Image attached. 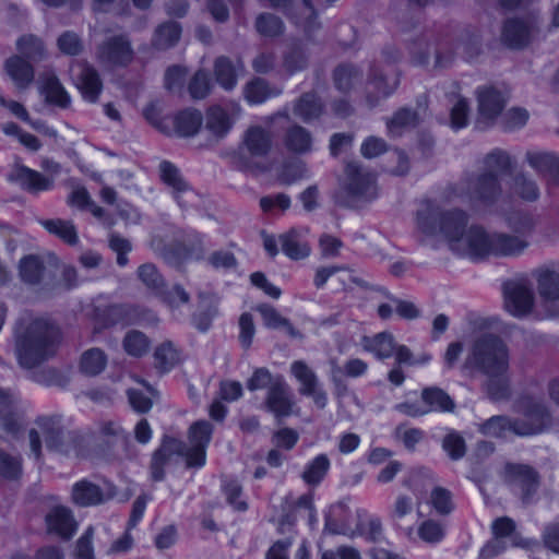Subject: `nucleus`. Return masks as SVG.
I'll return each mask as SVG.
<instances>
[{
    "instance_id": "1",
    "label": "nucleus",
    "mask_w": 559,
    "mask_h": 559,
    "mask_svg": "<svg viewBox=\"0 0 559 559\" xmlns=\"http://www.w3.org/2000/svg\"><path fill=\"white\" fill-rule=\"evenodd\" d=\"M510 362L508 343L498 334L486 332L472 341L461 369L471 376L484 377L481 389L488 399L502 402L512 395Z\"/></svg>"
},
{
    "instance_id": "2",
    "label": "nucleus",
    "mask_w": 559,
    "mask_h": 559,
    "mask_svg": "<svg viewBox=\"0 0 559 559\" xmlns=\"http://www.w3.org/2000/svg\"><path fill=\"white\" fill-rule=\"evenodd\" d=\"M15 355L19 365L33 369L52 358L58 348L59 329L44 319L19 323L15 329Z\"/></svg>"
},
{
    "instance_id": "3",
    "label": "nucleus",
    "mask_w": 559,
    "mask_h": 559,
    "mask_svg": "<svg viewBox=\"0 0 559 559\" xmlns=\"http://www.w3.org/2000/svg\"><path fill=\"white\" fill-rule=\"evenodd\" d=\"M419 230L428 236L442 235L452 250L466 255L468 215L460 209L442 210L436 202L426 200L417 211Z\"/></svg>"
},
{
    "instance_id": "4",
    "label": "nucleus",
    "mask_w": 559,
    "mask_h": 559,
    "mask_svg": "<svg viewBox=\"0 0 559 559\" xmlns=\"http://www.w3.org/2000/svg\"><path fill=\"white\" fill-rule=\"evenodd\" d=\"M528 247V242L521 236L506 233H488L478 225H473L466 234V255L474 261L489 257L510 258L518 257Z\"/></svg>"
},
{
    "instance_id": "5",
    "label": "nucleus",
    "mask_w": 559,
    "mask_h": 559,
    "mask_svg": "<svg viewBox=\"0 0 559 559\" xmlns=\"http://www.w3.org/2000/svg\"><path fill=\"white\" fill-rule=\"evenodd\" d=\"M345 179L334 194L338 206L358 210L378 198V186L374 174L357 162L346 164Z\"/></svg>"
},
{
    "instance_id": "6",
    "label": "nucleus",
    "mask_w": 559,
    "mask_h": 559,
    "mask_svg": "<svg viewBox=\"0 0 559 559\" xmlns=\"http://www.w3.org/2000/svg\"><path fill=\"white\" fill-rule=\"evenodd\" d=\"M36 425L45 438L46 447L63 455L85 454L86 438L76 430H67L62 426L61 416H41L36 419Z\"/></svg>"
},
{
    "instance_id": "7",
    "label": "nucleus",
    "mask_w": 559,
    "mask_h": 559,
    "mask_svg": "<svg viewBox=\"0 0 559 559\" xmlns=\"http://www.w3.org/2000/svg\"><path fill=\"white\" fill-rule=\"evenodd\" d=\"M272 146L270 132L260 126L249 128L241 145L231 156L233 166L241 171L261 170L260 158L265 157Z\"/></svg>"
},
{
    "instance_id": "8",
    "label": "nucleus",
    "mask_w": 559,
    "mask_h": 559,
    "mask_svg": "<svg viewBox=\"0 0 559 559\" xmlns=\"http://www.w3.org/2000/svg\"><path fill=\"white\" fill-rule=\"evenodd\" d=\"M91 438L97 452L108 460H121L129 455V433L118 421L100 420Z\"/></svg>"
},
{
    "instance_id": "9",
    "label": "nucleus",
    "mask_w": 559,
    "mask_h": 559,
    "mask_svg": "<svg viewBox=\"0 0 559 559\" xmlns=\"http://www.w3.org/2000/svg\"><path fill=\"white\" fill-rule=\"evenodd\" d=\"M479 129H488L497 124L508 103V96L492 85L479 86L476 90Z\"/></svg>"
},
{
    "instance_id": "10",
    "label": "nucleus",
    "mask_w": 559,
    "mask_h": 559,
    "mask_svg": "<svg viewBox=\"0 0 559 559\" xmlns=\"http://www.w3.org/2000/svg\"><path fill=\"white\" fill-rule=\"evenodd\" d=\"M523 418L518 419V436L538 435L552 424V416L547 405L539 400L525 397L520 403Z\"/></svg>"
},
{
    "instance_id": "11",
    "label": "nucleus",
    "mask_w": 559,
    "mask_h": 559,
    "mask_svg": "<svg viewBox=\"0 0 559 559\" xmlns=\"http://www.w3.org/2000/svg\"><path fill=\"white\" fill-rule=\"evenodd\" d=\"M269 2L272 8L282 10L297 26L301 27L309 39L321 26L309 0H269Z\"/></svg>"
},
{
    "instance_id": "12",
    "label": "nucleus",
    "mask_w": 559,
    "mask_h": 559,
    "mask_svg": "<svg viewBox=\"0 0 559 559\" xmlns=\"http://www.w3.org/2000/svg\"><path fill=\"white\" fill-rule=\"evenodd\" d=\"M465 183L469 199L485 206L496 204L502 195L499 176L493 171H481L471 175Z\"/></svg>"
},
{
    "instance_id": "13",
    "label": "nucleus",
    "mask_w": 559,
    "mask_h": 559,
    "mask_svg": "<svg viewBox=\"0 0 559 559\" xmlns=\"http://www.w3.org/2000/svg\"><path fill=\"white\" fill-rule=\"evenodd\" d=\"M158 169L160 180L171 189V194L181 209L197 204L199 200L198 193L183 178L180 169L175 164L169 160H163Z\"/></svg>"
},
{
    "instance_id": "14",
    "label": "nucleus",
    "mask_w": 559,
    "mask_h": 559,
    "mask_svg": "<svg viewBox=\"0 0 559 559\" xmlns=\"http://www.w3.org/2000/svg\"><path fill=\"white\" fill-rule=\"evenodd\" d=\"M185 452V441L164 435L157 449L151 455L150 476L155 483L163 481L166 468Z\"/></svg>"
},
{
    "instance_id": "15",
    "label": "nucleus",
    "mask_w": 559,
    "mask_h": 559,
    "mask_svg": "<svg viewBox=\"0 0 559 559\" xmlns=\"http://www.w3.org/2000/svg\"><path fill=\"white\" fill-rule=\"evenodd\" d=\"M400 75L401 73L399 71H394L390 74L376 64L371 68L366 96L370 107L379 105L381 100L394 94L400 85Z\"/></svg>"
},
{
    "instance_id": "16",
    "label": "nucleus",
    "mask_w": 559,
    "mask_h": 559,
    "mask_svg": "<svg viewBox=\"0 0 559 559\" xmlns=\"http://www.w3.org/2000/svg\"><path fill=\"white\" fill-rule=\"evenodd\" d=\"M295 405L289 385L283 376L276 374V382L266 391L264 409L274 415L277 423L293 414Z\"/></svg>"
},
{
    "instance_id": "17",
    "label": "nucleus",
    "mask_w": 559,
    "mask_h": 559,
    "mask_svg": "<svg viewBox=\"0 0 559 559\" xmlns=\"http://www.w3.org/2000/svg\"><path fill=\"white\" fill-rule=\"evenodd\" d=\"M504 308L514 317L527 314L534 305L531 287L521 281H510L503 285Z\"/></svg>"
},
{
    "instance_id": "18",
    "label": "nucleus",
    "mask_w": 559,
    "mask_h": 559,
    "mask_svg": "<svg viewBox=\"0 0 559 559\" xmlns=\"http://www.w3.org/2000/svg\"><path fill=\"white\" fill-rule=\"evenodd\" d=\"M98 58L102 62L110 66H128L133 59V49L130 40L124 35L108 37L98 47Z\"/></svg>"
},
{
    "instance_id": "19",
    "label": "nucleus",
    "mask_w": 559,
    "mask_h": 559,
    "mask_svg": "<svg viewBox=\"0 0 559 559\" xmlns=\"http://www.w3.org/2000/svg\"><path fill=\"white\" fill-rule=\"evenodd\" d=\"M8 180L31 194H38L53 188V179L24 165H15L8 175Z\"/></svg>"
},
{
    "instance_id": "20",
    "label": "nucleus",
    "mask_w": 559,
    "mask_h": 559,
    "mask_svg": "<svg viewBox=\"0 0 559 559\" xmlns=\"http://www.w3.org/2000/svg\"><path fill=\"white\" fill-rule=\"evenodd\" d=\"M504 475L508 483L516 484L521 487L523 500H528L539 487V474L531 465L507 463Z\"/></svg>"
},
{
    "instance_id": "21",
    "label": "nucleus",
    "mask_w": 559,
    "mask_h": 559,
    "mask_svg": "<svg viewBox=\"0 0 559 559\" xmlns=\"http://www.w3.org/2000/svg\"><path fill=\"white\" fill-rule=\"evenodd\" d=\"M48 534L69 540L76 532L78 523L74 516L66 507H55L45 516Z\"/></svg>"
},
{
    "instance_id": "22",
    "label": "nucleus",
    "mask_w": 559,
    "mask_h": 559,
    "mask_svg": "<svg viewBox=\"0 0 559 559\" xmlns=\"http://www.w3.org/2000/svg\"><path fill=\"white\" fill-rule=\"evenodd\" d=\"M3 69L14 86L20 91L28 88L34 82V67L22 56L14 55L8 58Z\"/></svg>"
},
{
    "instance_id": "23",
    "label": "nucleus",
    "mask_w": 559,
    "mask_h": 559,
    "mask_svg": "<svg viewBox=\"0 0 559 559\" xmlns=\"http://www.w3.org/2000/svg\"><path fill=\"white\" fill-rule=\"evenodd\" d=\"M532 33V23L521 19H509L503 25L501 39L508 47L521 49L531 41Z\"/></svg>"
},
{
    "instance_id": "24",
    "label": "nucleus",
    "mask_w": 559,
    "mask_h": 559,
    "mask_svg": "<svg viewBox=\"0 0 559 559\" xmlns=\"http://www.w3.org/2000/svg\"><path fill=\"white\" fill-rule=\"evenodd\" d=\"M533 276L542 299L559 306V272L550 266H540L533 271Z\"/></svg>"
},
{
    "instance_id": "25",
    "label": "nucleus",
    "mask_w": 559,
    "mask_h": 559,
    "mask_svg": "<svg viewBox=\"0 0 559 559\" xmlns=\"http://www.w3.org/2000/svg\"><path fill=\"white\" fill-rule=\"evenodd\" d=\"M78 69L76 84L83 98L90 103H96L103 91V82L98 72L87 63L79 64Z\"/></svg>"
},
{
    "instance_id": "26",
    "label": "nucleus",
    "mask_w": 559,
    "mask_h": 559,
    "mask_svg": "<svg viewBox=\"0 0 559 559\" xmlns=\"http://www.w3.org/2000/svg\"><path fill=\"white\" fill-rule=\"evenodd\" d=\"M435 52V67L443 68L449 64L452 59V53L443 56L437 46H432L428 43L426 37L415 39L409 45V53L412 62L416 66H425L429 61L430 50Z\"/></svg>"
},
{
    "instance_id": "27",
    "label": "nucleus",
    "mask_w": 559,
    "mask_h": 559,
    "mask_svg": "<svg viewBox=\"0 0 559 559\" xmlns=\"http://www.w3.org/2000/svg\"><path fill=\"white\" fill-rule=\"evenodd\" d=\"M312 134L299 124L289 126L283 136V143L287 151L302 155L312 151Z\"/></svg>"
},
{
    "instance_id": "28",
    "label": "nucleus",
    "mask_w": 559,
    "mask_h": 559,
    "mask_svg": "<svg viewBox=\"0 0 559 559\" xmlns=\"http://www.w3.org/2000/svg\"><path fill=\"white\" fill-rule=\"evenodd\" d=\"M420 397L427 413H453L456 406L453 399L439 386L424 388Z\"/></svg>"
},
{
    "instance_id": "29",
    "label": "nucleus",
    "mask_w": 559,
    "mask_h": 559,
    "mask_svg": "<svg viewBox=\"0 0 559 559\" xmlns=\"http://www.w3.org/2000/svg\"><path fill=\"white\" fill-rule=\"evenodd\" d=\"M0 427L12 436L22 429V418L11 395L0 390Z\"/></svg>"
},
{
    "instance_id": "30",
    "label": "nucleus",
    "mask_w": 559,
    "mask_h": 559,
    "mask_svg": "<svg viewBox=\"0 0 559 559\" xmlns=\"http://www.w3.org/2000/svg\"><path fill=\"white\" fill-rule=\"evenodd\" d=\"M72 501L79 507H92L103 503L105 496L98 485L82 479L72 487Z\"/></svg>"
},
{
    "instance_id": "31",
    "label": "nucleus",
    "mask_w": 559,
    "mask_h": 559,
    "mask_svg": "<svg viewBox=\"0 0 559 559\" xmlns=\"http://www.w3.org/2000/svg\"><path fill=\"white\" fill-rule=\"evenodd\" d=\"M478 432L492 438H504L508 432L518 436V419L495 415L478 425Z\"/></svg>"
},
{
    "instance_id": "32",
    "label": "nucleus",
    "mask_w": 559,
    "mask_h": 559,
    "mask_svg": "<svg viewBox=\"0 0 559 559\" xmlns=\"http://www.w3.org/2000/svg\"><path fill=\"white\" fill-rule=\"evenodd\" d=\"M257 311L261 314L263 324L267 329L283 330L292 338L302 337L301 333L294 328L287 318H284L273 306L261 304L257 307Z\"/></svg>"
},
{
    "instance_id": "33",
    "label": "nucleus",
    "mask_w": 559,
    "mask_h": 559,
    "mask_svg": "<svg viewBox=\"0 0 559 559\" xmlns=\"http://www.w3.org/2000/svg\"><path fill=\"white\" fill-rule=\"evenodd\" d=\"M324 111L322 99L314 92L304 93L294 106V114L304 122L319 119Z\"/></svg>"
},
{
    "instance_id": "34",
    "label": "nucleus",
    "mask_w": 559,
    "mask_h": 559,
    "mask_svg": "<svg viewBox=\"0 0 559 559\" xmlns=\"http://www.w3.org/2000/svg\"><path fill=\"white\" fill-rule=\"evenodd\" d=\"M203 123L200 110L187 108L173 118L174 131L177 135L189 138L195 135Z\"/></svg>"
},
{
    "instance_id": "35",
    "label": "nucleus",
    "mask_w": 559,
    "mask_h": 559,
    "mask_svg": "<svg viewBox=\"0 0 559 559\" xmlns=\"http://www.w3.org/2000/svg\"><path fill=\"white\" fill-rule=\"evenodd\" d=\"M278 241L283 253L292 260H301L310 254V247L295 228L281 234Z\"/></svg>"
},
{
    "instance_id": "36",
    "label": "nucleus",
    "mask_w": 559,
    "mask_h": 559,
    "mask_svg": "<svg viewBox=\"0 0 559 559\" xmlns=\"http://www.w3.org/2000/svg\"><path fill=\"white\" fill-rule=\"evenodd\" d=\"M39 224L50 234L69 246L79 242L78 230L71 221L61 218L40 219Z\"/></svg>"
},
{
    "instance_id": "37",
    "label": "nucleus",
    "mask_w": 559,
    "mask_h": 559,
    "mask_svg": "<svg viewBox=\"0 0 559 559\" xmlns=\"http://www.w3.org/2000/svg\"><path fill=\"white\" fill-rule=\"evenodd\" d=\"M154 367L160 373L165 374L173 370L180 361V355L171 341H165L159 344L153 354Z\"/></svg>"
},
{
    "instance_id": "38",
    "label": "nucleus",
    "mask_w": 559,
    "mask_h": 559,
    "mask_svg": "<svg viewBox=\"0 0 559 559\" xmlns=\"http://www.w3.org/2000/svg\"><path fill=\"white\" fill-rule=\"evenodd\" d=\"M181 26L174 21L165 22L157 26L152 37V46L157 50H167L174 47L180 39Z\"/></svg>"
},
{
    "instance_id": "39",
    "label": "nucleus",
    "mask_w": 559,
    "mask_h": 559,
    "mask_svg": "<svg viewBox=\"0 0 559 559\" xmlns=\"http://www.w3.org/2000/svg\"><path fill=\"white\" fill-rule=\"evenodd\" d=\"M525 160L538 175H556L559 169V157L549 152L527 151Z\"/></svg>"
},
{
    "instance_id": "40",
    "label": "nucleus",
    "mask_w": 559,
    "mask_h": 559,
    "mask_svg": "<svg viewBox=\"0 0 559 559\" xmlns=\"http://www.w3.org/2000/svg\"><path fill=\"white\" fill-rule=\"evenodd\" d=\"M233 121L229 114L221 106H212L206 111L205 128L213 135L224 138L231 129Z\"/></svg>"
},
{
    "instance_id": "41",
    "label": "nucleus",
    "mask_w": 559,
    "mask_h": 559,
    "mask_svg": "<svg viewBox=\"0 0 559 559\" xmlns=\"http://www.w3.org/2000/svg\"><path fill=\"white\" fill-rule=\"evenodd\" d=\"M45 264L40 257L28 254L20 260L19 273L21 280L28 285H37L45 273Z\"/></svg>"
},
{
    "instance_id": "42",
    "label": "nucleus",
    "mask_w": 559,
    "mask_h": 559,
    "mask_svg": "<svg viewBox=\"0 0 559 559\" xmlns=\"http://www.w3.org/2000/svg\"><path fill=\"white\" fill-rule=\"evenodd\" d=\"M331 466L326 454H319L305 466L301 479L309 486L317 487L326 476Z\"/></svg>"
},
{
    "instance_id": "43",
    "label": "nucleus",
    "mask_w": 559,
    "mask_h": 559,
    "mask_svg": "<svg viewBox=\"0 0 559 559\" xmlns=\"http://www.w3.org/2000/svg\"><path fill=\"white\" fill-rule=\"evenodd\" d=\"M282 93L278 87H271L270 84L261 78L249 82L245 87V97L249 104H262L271 97H276Z\"/></svg>"
},
{
    "instance_id": "44",
    "label": "nucleus",
    "mask_w": 559,
    "mask_h": 559,
    "mask_svg": "<svg viewBox=\"0 0 559 559\" xmlns=\"http://www.w3.org/2000/svg\"><path fill=\"white\" fill-rule=\"evenodd\" d=\"M107 366V356L100 348L93 347L85 350L80 359V370L88 377H95Z\"/></svg>"
},
{
    "instance_id": "45",
    "label": "nucleus",
    "mask_w": 559,
    "mask_h": 559,
    "mask_svg": "<svg viewBox=\"0 0 559 559\" xmlns=\"http://www.w3.org/2000/svg\"><path fill=\"white\" fill-rule=\"evenodd\" d=\"M41 93L45 95L46 102L61 108L70 105V96L55 75L45 79Z\"/></svg>"
},
{
    "instance_id": "46",
    "label": "nucleus",
    "mask_w": 559,
    "mask_h": 559,
    "mask_svg": "<svg viewBox=\"0 0 559 559\" xmlns=\"http://www.w3.org/2000/svg\"><path fill=\"white\" fill-rule=\"evenodd\" d=\"M290 372L300 383L299 393L306 395L319 385L316 372L302 360H295L290 365Z\"/></svg>"
},
{
    "instance_id": "47",
    "label": "nucleus",
    "mask_w": 559,
    "mask_h": 559,
    "mask_svg": "<svg viewBox=\"0 0 559 559\" xmlns=\"http://www.w3.org/2000/svg\"><path fill=\"white\" fill-rule=\"evenodd\" d=\"M361 78L359 69L348 63L340 64L333 72L334 85L343 93L349 92Z\"/></svg>"
},
{
    "instance_id": "48",
    "label": "nucleus",
    "mask_w": 559,
    "mask_h": 559,
    "mask_svg": "<svg viewBox=\"0 0 559 559\" xmlns=\"http://www.w3.org/2000/svg\"><path fill=\"white\" fill-rule=\"evenodd\" d=\"M484 171H493L499 175H508L513 168L511 155L502 148H493L484 157Z\"/></svg>"
},
{
    "instance_id": "49",
    "label": "nucleus",
    "mask_w": 559,
    "mask_h": 559,
    "mask_svg": "<svg viewBox=\"0 0 559 559\" xmlns=\"http://www.w3.org/2000/svg\"><path fill=\"white\" fill-rule=\"evenodd\" d=\"M199 297L201 298L200 310L193 314L192 322L199 331L206 332L212 324V320L218 313L217 304L203 293Z\"/></svg>"
},
{
    "instance_id": "50",
    "label": "nucleus",
    "mask_w": 559,
    "mask_h": 559,
    "mask_svg": "<svg viewBox=\"0 0 559 559\" xmlns=\"http://www.w3.org/2000/svg\"><path fill=\"white\" fill-rule=\"evenodd\" d=\"M214 74L217 83L226 91H231L237 84V70L227 57H218L214 63Z\"/></svg>"
},
{
    "instance_id": "51",
    "label": "nucleus",
    "mask_w": 559,
    "mask_h": 559,
    "mask_svg": "<svg viewBox=\"0 0 559 559\" xmlns=\"http://www.w3.org/2000/svg\"><path fill=\"white\" fill-rule=\"evenodd\" d=\"M491 531L493 538L502 540L509 538L512 546L524 547L521 536L516 533V524L511 518L501 516L496 519L491 524Z\"/></svg>"
},
{
    "instance_id": "52",
    "label": "nucleus",
    "mask_w": 559,
    "mask_h": 559,
    "mask_svg": "<svg viewBox=\"0 0 559 559\" xmlns=\"http://www.w3.org/2000/svg\"><path fill=\"white\" fill-rule=\"evenodd\" d=\"M16 48L25 59L39 61L45 55L44 43L35 35H23L16 41Z\"/></svg>"
},
{
    "instance_id": "53",
    "label": "nucleus",
    "mask_w": 559,
    "mask_h": 559,
    "mask_svg": "<svg viewBox=\"0 0 559 559\" xmlns=\"http://www.w3.org/2000/svg\"><path fill=\"white\" fill-rule=\"evenodd\" d=\"M413 510L414 502L412 497L399 495L393 504L389 508L388 519L395 528L401 530L403 520L412 514Z\"/></svg>"
},
{
    "instance_id": "54",
    "label": "nucleus",
    "mask_w": 559,
    "mask_h": 559,
    "mask_svg": "<svg viewBox=\"0 0 559 559\" xmlns=\"http://www.w3.org/2000/svg\"><path fill=\"white\" fill-rule=\"evenodd\" d=\"M122 345L128 355L142 357L148 352L151 342L143 332L131 330L124 335Z\"/></svg>"
},
{
    "instance_id": "55",
    "label": "nucleus",
    "mask_w": 559,
    "mask_h": 559,
    "mask_svg": "<svg viewBox=\"0 0 559 559\" xmlns=\"http://www.w3.org/2000/svg\"><path fill=\"white\" fill-rule=\"evenodd\" d=\"M512 190L521 199L533 202L539 198V188L535 180L524 173H518L512 179Z\"/></svg>"
},
{
    "instance_id": "56",
    "label": "nucleus",
    "mask_w": 559,
    "mask_h": 559,
    "mask_svg": "<svg viewBox=\"0 0 559 559\" xmlns=\"http://www.w3.org/2000/svg\"><path fill=\"white\" fill-rule=\"evenodd\" d=\"M418 120L419 117L416 110L404 107L393 115L386 122V127L391 134L397 135L401 133L402 129L417 126Z\"/></svg>"
},
{
    "instance_id": "57",
    "label": "nucleus",
    "mask_w": 559,
    "mask_h": 559,
    "mask_svg": "<svg viewBox=\"0 0 559 559\" xmlns=\"http://www.w3.org/2000/svg\"><path fill=\"white\" fill-rule=\"evenodd\" d=\"M255 28L259 34L266 37H276L283 34V21L272 13H261L255 19Z\"/></svg>"
},
{
    "instance_id": "58",
    "label": "nucleus",
    "mask_w": 559,
    "mask_h": 559,
    "mask_svg": "<svg viewBox=\"0 0 559 559\" xmlns=\"http://www.w3.org/2000/svg\"><path fill=\"white\" fill-rule=\"evenodd\" d=\"M138 277L155 296L162 292L165 280L154 264L144 263L140 265Z\"/></svg>"
},
{
    "instance_id": "59",
    "label": "nucleus",
    "mask_w": 559,
    "mask_h": 559,
    "mask_svg": "<svg viewBox=\"0 0 559 559\" xmlns=\"http://www.w3.org/2000/svg\"><path fill=\"white\" fill-rule=\"evenodd\" d=\"M528 111L524 108L513 107L502 112L497 123L506 132H511L523 128L528 120Z\"/></svg>"
},
{
    "instance_id": "60",
    "label": "nucleus",
    "mask_w": 559,
    "mask_h": 559,
    "mask_svg": "<svg viewBox=\"0 0 559 559\" xmlns=\"http://www.w3.org/2000/svg\"><path fill=\"white\" fill-rule=\"evenodd\" d=\"M222 490L226 497L227 503L238 512H245L248 510V503L240 499L242 495L241 485L235 479H223Z\"/></svg>"
},
{
    "instance_id": "61",
    "label": "nucleus",
    "mask_w": 559,
    "mask_h": 559,
    "mask_svg": "<svg viewBox=\"0 0 559 559\" xmlns=\"http://www.w3.org/2000/svg\"><path fill=\"white\" fill-rule=\"evenodd\" d=\"M417 534L424 543L436 545L444 538L445 527L440 522L429 519L419 524Z\"/></svg>"
},
{
    "instance_id": "62",
    "label": "nucleus",
    "mask_w": 559,
    "mask_h": 559,
    "mask_svg": "<svg viewBox=\"0 0 559 559\" xmlns=\"http://www.w3.org/2000/svg\"><path fill=\"white\" fill-rule=\"evenodd\" d=\"M308 66V55L299 45L292 46L283 57V67L289 74L302 71Z\"/></svg>"
},
{
    "instance_id": "63",
    "label": "nucleus",
    "mask_w": 559,
    "mask_h": 559,
    "mask_svg": "<svg viewBox=\"0 0 559 559\" xmlns=\"http://www.w3.org/2000/svg\"><path fill=\"white\" fill-rule=\"evenodd\" d=\"M367 348L379 359L390 358L395 350L394 337L391 333H379L373 336Z\"/></svg>"
},
{
    "instance_id": "64",
    "label": "nucleus",
    "mask_w": 559,
    "mask_h": 559,
    "mask_svg": "<svg viewBox=\"0 0 559 559\" xmlns=\"http://www.w3.org/2000/svg\"><path fill=\"white\" fill-rule=\"evenodd\" d=\"M213 433V425L207 420L193 423L189 428V441L193 447L207 448Z\"/></svg>"
}]
</instances>
